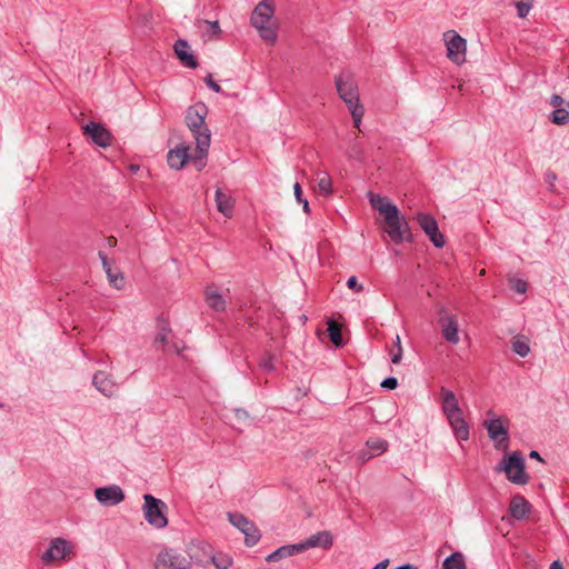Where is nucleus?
Segmentation results:
<instances>
[{
	"label": "nucleus",
	"mask_w": 569,
	"mask_h": 569,
	"mask_svg": "<svg viewBox=\"0 0 569 569\" xmlns=\"http://www.w3.org/2000/svg\"><path fill=\"white\" fill-rule=\"evenodd\" d=\"M502 470L506 472L508 480L516 485H526L528 476L525 471V459L519 451H513L507 459L502 461Z\"/></svg>",
	"instance_id": "1a4fd4ad"
},
{
	"label": "nucleus",
	"mask_w": 569,
	"mask_h": 569,
	"mask_svg": "<svg viewBox=\"0 0 569 569\" xmlns=\"http://www.w3.org/2000/svg\"><path fill=\"white\" fill-rule=\"evenodd\" d=\"M98 146L102 147V148H107L109 144L101 143V144H98Z\"/></svg>",
	"instance_id": "69168bd1"
},
{
	"label": "nucleus",
	"mask_w": 569,
	"mask_h": 569,
	"mask_svg": "<svg viewBox=\"0 0 569 569\" xmlns=\"http://www.w3.org/2000/svg\"><path fill=\"white\" fill-rule=\"evenodd\" d=\"M519 18H526L533 7V0H512Z\"/></svg>",
	"instance_id": "c9c22d12"
},
{
	"label": "nucleus",
	"mask_w": 569,
	"mask_h": 569,
	"mask_svg": "<svg viewBox=\"0 0 569 569\" xmlns=\"http://www.w3.org/2000/svg\"><path fill=\"white\" fill-rule=\"evenodd\" d=\"M402 357V347L399 346L396 352L391 351V361L392 363L397 365L401 361Z\"/></svg>",
	"instance_id": "09e8293b"
},
{
	"label": "nucleus",
	"mask_w": 569,
	"mask_h": 569,
	"mask_svg": "<svg viewBox=\"0 0 569 569\" xmlns=\"http://www.w3.org/2000/svg\"><path fill=\"white\" fill-rule=\"evenodd\" d=\"M92 385L99 392L108 398L114 397L118 392V385L112 376L104 371H97L93 375Z\"/></svg>",
	"instance_id": "dca6fc26"
},
{
	"label": "nucleus",
	"mask_w": 569,
	"mask_h": 569,
	"mask_svg": "<svg viewBox=\"0 0 569 569\" xmlns=\"http://www.w3.org/2000/svg\"><path fill=\"white\" fill-rule=\"evenodd\" d=\"M73 555V546L64 538H53L50 541L49 548L41 556V560L44 565H49L53 561H60L69 558Z\"/></svg>",
	"instance_id": "9b49d317"
},
{
	"label": "nucleus",
	"mask_w": 569,
	"mask_h": 569,
	"mask_svg": "<svg viewBox=\"0 0 569 569\" xmlns=\"http://www.w3.org/2000/svg\"><path fill=\"white\" fill-rule=\"evenodd\" d=\"M233 412H234L236 418H237L238 420H240V421H247V420L249 419V413H248V411H247V410H244V409L236 408V409L233 410Z\"/></svg>",
	"instance_id": "49530a36"
},
{
	"label": "nucleus",
	"mask_w": 569,
	"mask_h": 569,
	"mask_svg": "<svg viewBox=\"0 0 569 569\" xmlns=\"http://www.w3.org/2000/svg\"><path fill=\"white\" fill-rule=\"evenodd\" d=\"M82 130L94 143L111 142V140H113L112 133L107 128L93 121L82 126Z\"/></svg>",
	"instance_id": "a211bd4d"
},
{
	"label": "nucleus",
	"mask_w": 569,
	"mask_h": 569,
	"mask_svg": "<svg viewBox=\"0 0 569 569\" xmlns=\"http://www.w3.org/2000/svg\"><path fill=\"white\" fill-rule=\"evenodd\" d=\"M443 40L446 42L448 59L458 66L462 64L466 61V39L455 30H448L443 33Z\"/></svg>",
	"instance_id": "6e6552de"
},
{
	"label": "nucleus",
	"mask_w": 569,
	"mask_h": 569,
	"mask_svg": "<svg viewBox=\"0 0 569 569\" xmlns=\"http://www.w3.org/2000/svg\"><path fill=\"white\" fill-rule=\"evenodd\" d=\"M327 326H328L327 327V331H328V336L330 338V341L336 347L343 346V339H342V335H341V329L338 326V323L335 320H329L327 322Z\"/></svg>",
	"instance_id": "473e14b6"
},
{
	"label": "nucleus",
	"mask_w": 569,
	"mask_h": 569,
	"mask_svg": "<svg viewBox=\"0 0 569 569\" xmlns=\"http://www.w3.org/2000/svg\"><path fill=\"white\" fill-rule=\"evenodd\" d=\"M558 177L553 171H547L545 173V182L548 184V190L552 193H559L556 188V181Z\"/></svg>",
	"instance_id": "58836bf2"
},
{
	"label": "nucleus",
	"mask_w": 569,
	"mask_h": 569,
	"mask_svg": "<svg viewBox=\"0 0 569 569\" xmlns=\"http://www.w3.org/2000/svg\"><path fill=\"white\" fill-rule=\"evenodd\" d=\"M214 200L218 211L221 212L224 217L231 218L234 208V199L231 196L222 192L221 189H217Z\"/></svg>",
	"instance_id": "a878e982"
},
{
	"label": "nucleus",
	"mask_w": 569,
	"mask_h": 569,
	"mask_svg": "<svg viewBox=\"0 0 569 569\" xmlns=\"http://www.w3.org/2000/svg\"><path fill=\"white\" fill-rule=\"evenodd\" d=\"M336 88L340 98L347 104L355 126L359 128L365 113L363 106L359 103L358 86L349 72H342L336 77Z\"/></svg>",
	"instance_id": "f257e3e1"
},
{
	"label": "nucleus",
	"mask_w": 569,
	"mask_h": 569,
	"mask_svg": "<svg viewBox=\"0 0 569 569\" xmlns=\"http://www.w3.org/2000/svg\"><path fill=\"white\" fill-rule=\"evenodd\" d=\"M153 569H192L190 561L172 548L162 549L156 557Z\"/></svg>",
	"instance_id": "9d476101"
},
{
	"label": "nucleus",
	"mask_w": 569,
	"mask_h": 569,
	"mask_svg": "<svg viewBox=\"0 0 569 569\" xmlns=\"http://www.w3.org/2000/svg\"><path fill=\"white\" fill-rule=\"evenodd\" d=\"M380 214L385 218L386 232L395 243H401L410 240L411 233L409 224L405 217L400 216L398 207H390L380 210Z\"/></svg>",
	"instance_id": "7ed1b4c3"
},
{
	"label": "nucleus",
	"mask_w": 569,
	"mask_h": 569,
	"mask_svg": "<svg viewBox=\"0 0 569 569\" xmlns=\"http://www.w3.org/2000/svg\"><path fill=\"white\" fill-rule=\"evenodd\" d=\"M293 190H295V197H296L297 201L301 202L303 200L302 199V189L298 182L295 183Z\"/></svg>",
	"instance_id": "603ef678"
},
{
	"label": "nucleus",
	"mask_w": 569,
	"mask_h": 569,
	"mask_svg": "<svg viewBox=\"0 0 569 569\" xmlns=\"http://www.w3.org/2000/svg\"><path fill=\"white\" fill-rule=\"evenodd\" d=\"M187 555L190 565L196 563L201 567L209 565V556H211V546L204 541H192L187 547Z\"/></svg>",
	"instance_id": "2eb2a0df"
},
{
	"label": "nucleus",
	"mask_w": 569,
	"mask_h": 569,
	"mask_svg": "<svg viewBox=\"0 0 569 569\" xmlns=\"http://www.w3.org/2000/svg\"><path fill=\"white\" fill-rule=\"evenodd\" d=\"M438 313L443 339L451 345H457L460 341L457 317L450 313L445 307H440Z\"/></svg>",
	"instance_id": "f8f14e48"
},
{
	"label": "nucleus",
	"mask_w": 569,
	"mask_h": 569,
	"mask_svg": "<svg viewBox=\"0 0 569 569\" xmlns=\"http://www.w3.org/2000/svg\"><path fill=\"white\" fill-rule=\"evenodd\" d=\"M274 356L273 355H267L266 357H263L260 361V367L267 371V372H271L274 370Z\"/></svg>",
	"instance_id": "ea45409f"
},
{
	"label": "nucleus",
	"mask_w": 569,
	"mask_h": 569,
	"mask_svg": "<svg viewBox=\"0 0 569 569\" xmlns=\"http://www.w3.org/2000/svg\"><path fill=\"white\" fill-rule=\"evenodd\" d=\"M204 82L212 91L217 93L222 92L221 87L212 79L210 73L204 78Z\"/></svg>",
	"instance_id": "79ce46f5"
},
{
	"label": "nucleus",
	"mask_w": 569,
	"mask_h": 569,
	"mask_svg": "<svg viewBox=\"0 0 569 569\" xmlns=\"http://www.w3.org/2000/svg\"><path fill=\"white\" fill-rule=\"evenodd\" d=\"M563 103V99L559 94H552L550 97V104L555 108H561V104Z\"/></svg>",
	"instance_id": "de8ad7c7"
},
{
	"label": "nucleus",
	"mask_w": 569,
	"mask_h": 569,
	"mask_svg": "<svg viewBox=\"0 0 569 569\" xmlns=\"http://www.w3.org/2000/svg\"><path fill=\"white\" fill-rule=\"evenodd\" d=\"M511 348L515 353L525 358L530 352L529 340L527 337L519 335L512 338Z\"/></svg>",
	"instance_id": "c85d7f7f"
},
{
	"label": "nucleus",
	"mask_w": 569,
	"mask_h": 569,
	"mask_svg": "<svg viewBox=\"0 0 569 569\" xmlns=\"http://www.w3.org/2000/svg\"><path fill=\"white\" fill-rule=\"evenodd\" d=\"M416 219L433 246L436 248H442L446 241L443 234L439 231L437 220L431 214L423 212L418 213Z\"/></svg>",
	"instance_id": "ddd939ff"
},
{
	"label": "nucleus",
	"mask_w": 569,
	"mask_h": 569,
	"mask_svg": "<svg viewBox=\"0 0 569 569\" xmlns=\"http://www.w3.org/2000/svg\"><path fill=\"white\" fill-rule=\"evenodd\" d=\"M273 7L268 0H262L254 8L250 21L258 30L259 36L267 42L274 43L278 38L277 27L272 21Z\"/></svg>",
	"instance_id": "f03ea898"
},
{
	"label": "nucleus",
	"mask_w": 569,
	"mask_h": 569,
	"mask_svg": "<svg viewBox=\"0 0 569 569\" xmlns=\"http://www.w3.org/2000/svg\"><path fill=\"white\" fill-rule=\"evenodd\" d=\"M395 346L397 347V349L399 348V346H401V340H400L399 335L396 336Z\"/></svg>",
	"instance_id": "e2e57ef3"
},
{
	"label": "nucleus",
	"mask_w": 569,
	"mask_h": 569,
	"mask_svg": "<svg viewBox=\"0 0 569 569\" xmlns=\"http://www.w3.org/2000/svg\"><path fill=\"white\" fill-rule=\"evenodd\" d=\"M301 202L303 204V211L309 212L310 211L309 202L306 199H303Z\"/></svg>",
	"instance_id": "680f3d73"
},
{
	"label": "nucleus",
	"mask_w": 569,
	"mask_h": 569,
	"mask_svg": "<svg viewBox=\"0 0 569 569\" xmlns=\"http://www.w3.org/2000/svg\"><path fill=\"white\" fill-rule=\"evenodd\" d=\"M206 301L207 305L214 311L221 312L226 309L227 302L222 298L220 293L211 290L210 288L206 290Z\"/></svg>",
	"instance_id": "cd10ccee"
},
{
	"label": "nucleus",
	"mask_w": 569,
	"mask_h": 569,
	"mask_svg": "<svg viewBox=\"0 0 569 569\" xmlns=\"http://www.w3.org/2000/svg\"><path fill=\"white\" fill-rule=\"evenodd\" d=\"M117 244V239L114 237L107 238V246L109 248H113Z\"/></svg>",
	"instance_id": "5fc2aeb1"
},
{
	"label": "nucleus",
	"mask_w": 569,
	"mask_h": 569,
	"mask_svg": "<svg viewBox=\"0 0 569 569\" xmlns=\"http://www.w3.org/2000/svg\"><path fill=\"white\" fill-rule=\"evenodd\" d=\"M529 457L532 458V459H537V460L542 461V458L540 457L539 452H537L536 450H531L530 453H529Z\"/></svg>",
	"instance_id": "4d7b16f0"
},
{
	"label": "nucleus",
	"mask_w": 569,
	"mask_h": 569,
	"mask_svg": "<svg viewBox=\"0 0 569 569\" xmlns=\"http://www.w3.org/2000/svg\"><path fill=\"white\" fill-rule=\"evenodd\" d=\"M171 333L170 326L168 321L163 319L158 320V332L154 337L153 345L157 349H162L163 346H166L169 341V336Z\"/></svg>",
	"instance_id": "bb28decb"
},
{
	"label": "nucleus",
	"mask_w": 569,
	"mask_h": 569,
	"mask_svg": "<svg viewBox=\"0 0 569 569\" xmlns=\"http://www.w3.org/2000/svg\"><path fill=\"white\" fill-rule=\"evenodd\" d=\"M227 517L229 522L244 535L246 546L253 547L260 541V530L254 522L244 515L240 512H228Z\"/></svg>",
	"instance_id": "0eeeda50"
},
{
	"label": "nucleus",
	"mask_w": 569,
	"mask_h": 569,
	"mask_svg": "<svg viewBox=\"0 0 569 569\" xmlns=\"http://www.w3.org/2000/svg\"><path fill=\"white\" fill-rule=\"evenodd\" d=\"M303 552L311 548H322L325 550L330 549L333 545L332 535L329 531H318L310 536L305 541H301Z\"/></svg>",
	"instance_id": "f3484780"
},
{
	"label": "nucleus",
	"mask_w": 569,
	"mask_h": 569,
	"mask_svg": "<svg viewBox=\"0 0 569 569\" xmlns=\"http://www.w3.org/2000/svg\"><path fill=\"white\" fill-rule=\"evenodd\" d=\"M530 509V503L522 496H515L509 505V512L517 520L525 519Z\"/></svg>",
	"instance_id": "393cba45"
},
{
	"label": "nucleus",
	"mask_w": 569,
	"mask_h": 569,
	"mask_svg": "<svg viewBox=\"0 0 569 569\" xmlns=\"http://www.w3.org/2000/svg\"><path fill=\"white\" fill-rule=\"evenodd\" d=\"M510 287L518 293H525L527 291V282L521 279H511Z\"/></svg>",
	"instance_id": "a19ab883"
},
{
	"label": "nucleus",
	"mask_w": 569,
	"mask_h": 569,
	"mask_svg": "<svg viewBox=\"0 0 569 569\" xmlns=\"http://www.w3.org/2000/svg\"><path fill=\"white\" fill-rule=\"evenodd\" d=\"M549 569H563V566L562 563L559 561V560H555L551 565H550V568Z\"/></svg>",
	"instance_id": "6e6d98bb"
},
{
	"label": "nucleus",
	"mask_w": 569,
	"mask_h": 569,
	"mask_svg": "<svg viewBox=\"0 0 569 569\" xmlns=\"http://www.w3.org/2000/svg\"><path fill=\"white\" fill-rule=\"evenodd\" d=\"M357 147H358V144H353V149L348 152L350 157H358L359 151L356 150Z\"/></svg>",
	"instance_id": "13d9d810"
},
{
	"label": "nucleus",
	"mask_w": 569,
	"mask_h": 569,
	"mask_svg": "<svg viewBox=\"0 0 569 569\" xmlns=\"http://www.w3.org/2000/svg\"><path fill=\"white\" fill-rule=\"evenodd\" d=\"M163 352H173V353H180L181 349L177 342H168L166 346L161 349Z\"/></svg>",
	"instance_id": "a18cd8bd"
},
{
	"label": "nucleus",
	"mask_w": 569,
	"mask_h": 569,
	"mask_svg": "<svg viewBox=\"0 0 569 569\" xmlns=\"http://www.w3.org/2000/svg\"><path fill=\"white\" fill-rule=\"evenodd\" d=\"M140 167L138 164H130L129 166V170L132 172V173H137L139 171Z\"/></svg>",
	"instance_id": "052dcab7"
},
{
	"label": "nucleus",
	"mask_w": 569,
	"mask_h": 569,
	"mask_svg": "<svg viewBox=\"0 0 569 569\" xmlns=\"http://www.w3.org/2000/svg\"><path fill=\"white\" fill-rule=\"evenodd\" d=\"M489 438L495 442L497 450H506L508 448L509 431L508 420L502 417H492L483 422Z\"/></svg>",
	"instance_id": "423d86ee"
},
{
	"label": "nucleus",
	"mask_w": 569,
	"mask_h": 569,
	"mask_svg": "<svg viewBox=\"0 0 569 569\" xmlns=\"http://www.w3.org/2000/svg\"><path fill=\"white\" fill-rule=\"evenodd\" d=\"M210 144H196V154L191 157V161L198 171L206 167L208 149Z\"/></svg>",
	"instance_id": "c756f323"
},
{
	"label": "nucleus",
	"mask_w": 569,
	"mask_h": 569,
	"mask_svg": "<svg viewBox=\"0 0 569 569\" xmlns=\"http://www.w3.org/2000/svg\"><path fill=\"white\" fill-rule=\"evenodd\" d=\"M388 565H389V560L386 559V560L377 563L372 569H387Z\"/></svg>",
	"instance_id": "864d4df0"
},
{
	"label": "nucleus",
	"mask_w": 569,
	"mask_h": 569,
	"mask_svg": "<svg viewBox=\"0 0 569 569\" xmlns=\"http://www.w3.org/2000/svg\"><path fill=\"white\" fill-rule=\"evenodd\" d=\"M189 48V44L186 40L179 39L176 41L173 49L174 52L180 60V62L188 68L196 69L198 67V60L197 58L187 51Z\"/></svg>",
	"instance_id": "412c9836"
},
{
	"label": "nucleus",
	"mask_w": 569,
	"mask_h": 569,
	"mask_svg": "<svg viewBox=\"0 0 569 569\" xmlns=\"http://www.w3.org/2000/svg\"><path fill=\"white\" fill-rule=\"evenodd\" d=\"M303 550H302V547H301V543H293V545H286V546H282L280 548H278L277 550H274L273 552H271L270 555L267 556L266 560L268 562H277V561H280L284 558H289V557H292L295 555H299V553H302Z\"/></svg>",
	"instance_id": "5701e85b"
},
{
	"label": "nucleus",
	"mask_w": 569,
	"mask_h": 569,
	"mask_svg": "<svg viewBox=\"0 0 569 569\" xmlns=\"http://www.w3.org/2000/svg\"><path fill=\"white\" fill-rule=\"evenodd\" d=\"M0 407H2V403H0Z\"/></svg>",
	"instance_id": "338daca9"
},
{
	"label": "nucleus",
	"mask_w": 569,
	"mask_h": 569,
	"mask_svg": "<svg viewBox=\"0 0 569 569\" xmlns=\"http://www.w3.org/2000/svg\"><path fill=\"white\" fill-rule=\"evenodd\" d=\"M206 24L210 26V29L212 31V33L214 34H218L221 32L220 30V26H219V22L218 21H209V20H204L203 21Z\"/></svg>",
	"instance_id": "3c124183"
},
{
	"label": "nucleus",
	"mask_w": 569,
	"mask_h": 569,
	"mask_svg": "<svg viewBox=\"0 0 569 569\" xmlns=\"http://www.w3.org/2000/svg\"><path fill=\"white\" fill-rule=\"evenodd\" d=\"M206 113L207 108L204 104H196L187 110L186 123L192 132L196 142H210V131L204 122Z\"/></svg>",
	"instance_id": "20e7f679"
},
{
	"label": "nucleus",
	"mask_w": 569,
	"mask_h": 569,
	"mask_svg": "<svg viewBox=\"0 0 569 569\" xmlns=\"http://www.w3.org/2000/svg\"><path fill=\"white\" fill-rule=\"evenodd\" d=\"M487 416H488V417H491V416H493V412H492V410H489V411L487 412Z\"/></svg>",
	"instance_id": "0e129e2a"
},
{
	"label": "nucleus",
	"mask_w": 569,
	"mask_h": 569,
	"mask_svg": "<svg viewBox=\"0 0 569 569\" xmlns=\"http://www.w3.org/2000/svg\"><path fill=\"white\" fill-rule=\"evenodd\" d=\"M550 121L558 126H563L569 122V111L565 108H556L549 117Z\"/></svg>",
	"instance_id": "f704fd0d"
},
{
	"label": "nucleus",
	"mask_w": 569,
	"mask_h": 569,
	"mask_svg": "<svg viewBox=\"0 0 569 569\" xmlns=\"http://www.w3.org/2000/svg\"><path fill=\"white\" fill-rule=\"evenodd\" d=\"M347 287H348L349 289H352V290L357 291V292H360V291H362V290H363L362 284H359V283H358L357 277H355V276H352V277H350V278L348 279V281H347Z\"/></svg>",
	"instance_id": "c03bdc74"
},
{
	"label": "nucleus",
	"mask_w": 569,
	"mask_h": 569,
	"mask_svg": "<svg viewBox=\"0 0 569 569\" xmlns=\"http://www.w3.org/2000/svg\"><path fill=\"white\" fill-rule=\"evenodd\" d=\"M232 562V558L226 553L211 552V556H209V565H213L217 569H228Z\"/></svg>",
	"instance_id": "72a5a7b5"
},
{
	"label": "nucleus",
	"mask_w": 569,
	"mask_h": 569,
	"mask_svg": "<svg viewBox=\"0 0 569 569\" xmlns=\"http://www.w3.org/2000/svg\"><path fill=\"white\" fill-rule=\"evenodd\" d=\"M318 189L322 194H330L332 192V182L327 173L318 179Z\"/></svg>",
	"instance_id": "4c0bfd02"
},
{
	"label": "nucleus",
	"mask_w": 569,
	"mask_h": 569,
	"mask_svg": "<svg viewBox=\"0 0 569 569\" xmlns=\"http://www.w3.org/2000/svg\"><path fill=\"white\" fill-rule=\"evenodd\" d=\"M367 448L368 450L360 452L362 461H367L375 456L383 453L388 449V442L385 439L372 438L367 441Z\"/></svg>",
	"instance_id": "b1692460"
},
{
	"label": "nucleus",
	"mask_w": 569,
	"mask_h": 569,
	"mask_svg": "<svg viewBox=\"0 0 569 569\" xmlns=\"http://www.w3.org/2000/svg\"><path fill=\"white\" fill-rule=\"evenodd\" d=\"M568 107H569V101H568Z\"/></svg>",
	"instance_id": "774afa93"
},
{
	"label": "nucleus",
	"mask_w": 569,
	"mask_h": 569,
	"mask_svg": "<svg viewBox=\"0 0 569 569\" xmlns=\"http://www.w3.org/2000/svg\"><path fill=\"white\" fill-rule=\"evenodd\" d=\"M440 395L442 400V412L446 417L462 412V409L460 408L458 399L453 391L442 387L440 389Z\"/></svg>",
	"instance_id": "4be33fe9"
},
{
	"label": "nucleus",
	"mask_w": 569,
	"mask_h": 569,
	"mask_svg": "<svg viewBox=\"0 0 569 569\" xmlns=\"http://www.w3.org/2000/svg\"><path fill=\"white\" fill-rule=\"evenodd\" d=\"M107 277L112 287L116 289H122L124 284V278L121 272H114L112 269H107Z\"/></svg>",
	"instance_id": "e433bc0d"
},
{
	"label": "nucleus",
	"mask_w": 569,
	"mask_h": 569,
	"mask_svg": "<svg viewBox=\"0 0 569 569\" xmlns=\"http://www.w3.org/2000/svg\"><path fill=\"white\" fill-rule=\"evenodd\" d=\"M453 436L458 441H467L469 439V425L465 420L463 412L450 415L446 417Z\"/></svg>",
	"instance_id": "6ab92c4d"
},
{
	"label": "nucleus",
	"mask_w": 569,
	"mask_h": 569,
	"mask_svg": "<svg viewBox=\"0 0 569 569\" xmlns=\"http://www.w3.org/2000/svg\"><path fill=\"white\" fill-rule=\"evenodd\" d=\"M98 256H99V258L101 260L103 270L106 272H107V269H112L110 263H109L108 257H107V254L103 251H99Z\"/></svg>",
	"instance_id": "8fccbe9b"
},
{
	"label": "nucleus",
	"mask_w": 569,
	"mask_h": 569,
	"mask_svg": "<svg viewBox=\"0 0 569 569\" xmlns=\"http://www.w3.org/2000/svg\"><path fill=\"white\" fill-rule=\"evenodd\" d=\"M465 568H466L465 557L459 551L452 552L442 562V569H465Z\"/></svg>",
	"instance_id": "2f4dec72"
},
{
	"label": "nucleus",
	"mask_w": 569,
	"mask_h": 569,
	"mask_svg": "<svg viewBox=\"0 0 569 569\" xmlns=\"http://www.w3.org/2000/svg\"><path fill=\"white\" fill-rule=\"evenodd\" d=\"M397 569H418V568L413 565L406 563V565L399 566Z\"/></svg>",
	"instance_id": "bf43d9fd"
},
{
	"label": "nucleus",
	"mask_w": 569,
	"mask_h": 569,
	"mask_svg": "<svg viewBox=\"0 0 569 569\" xmlns=\"http://www.w3.org/2000/svg\"><path fill=\"white\" fill-rule=\"evenodd\" d=\"M143 516L147 522L157 528V529H163L168 525V518L166 516V511L168 509L167 505L153 497L150 493H146L143 496Z\"/></svg>",
	"instance_id": "39448f33"
},
{
	"label": "nucleus",
	"mask_w": 569,
	"mask_h": 569,
	"mask_svg": "<svg viewBox=\"0 0 569 569\" xmlns=\"http://www.w3.org/2000/svg\"><path fill=\"white\" fill-rule=\"evenodd\" d=\"M381 387L388 390H393L398 387V380L395 377H388L381 382Z\"/></svg>",
	"instance_id": "37998d69"
},
{
	"label": "nucleus",
	"mask_w": 569,
	"mask_h": 569,
	"mask_svg": "<svg viewBox=\"0 0 569 569\" xmlns=\"http://www.w3.org/2000/svg\"><path fill=\"white\" fill-rule=\"evenodd\" d=\"M188 160H191V156L189 153V147L181 144L174 149H171L168 152V164L176 170H180L187 163Z\"/></svg>",
	"instance_id": "aec40b11"
},
{
	"label": "nucleus",
	"mask_w": 569,
	"mask_h": 569,
	"mask_svg": "<svg viewBox=\"0 0 569 569\" xmlns=\"http://www.w3.org/2000/svg\"><path fill=\"white\" fill-rule=\"evenodd\" d=\"M367 197H368V200H369L371 207L375 210H377L379 213H380V210H382V209L386 210L387 208H390V207H397L396 204L390 202L386 197H382L372 191H369Z\"/></svg>",
	"instance_id": "7c9ffc66"
},
{
	"label": "nucleus",
	"mask_w": 569,
	"mask_h": 569,
	"mask_svg": "<svg viewBox=\"0 0 569 569\" xmlns=\"http://www.w3.org/2000/svg\"><path fill=\"white\" fill-rule=\"evenodd\" d=\"M96 499L104 507H113L124 500V492L118 485L100 487L94 490Z\"/></svg>",
	"instance_id": "4468645a"
}]
</instances>
